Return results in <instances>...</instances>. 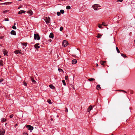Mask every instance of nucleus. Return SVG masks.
I'll use <instances>...</instances> for the list:
<instances>
[{"instance_id":"obj_1","label":"nucleus","mask_w":135,"mask_h":135,"mask_svg":"<svg viewBox=\"0 0 135 135\" xmlns=\"http://www.w3.org/2000/svg\"><path fill=\"white\" fill-rule=\"evenodd\" d=\"M44 19L47 24L49 23L50 20V18L49 17H48V18L47 17H45Z\"/></svg>"},{"instance_id":"obj_2","label":"nucleus","mask_w":135,"mask_h":135,"mask_svg":"<svg viewBox=\"0 0 135 135\" xmlns=\"http://www.w3.org/2000/svg\"><path fill=\"white\" fill-rule=\"evenodd\" d=\"M100 7V6H99L98 4H95L92 6V7L95 10H97V8Z\"/></svg>"},{"instance_id":"obj_3","label":"nucleus","mask_w":135,"mask_h":135,"mask_svg":"<svg viewBox=\"0 0 135 135\" xmlns=\"http://www.w3.org/2000/svg\"><path fill=\"white\" fill-rule=\"evenodd\" d=\"M26 127L28 128V130L30 131H32L33 129V127L30 125H26Z\"/></svg>"},{"instance_id":"obj_4","label":"nucleus","mask_w":135,"mask_h":135,"mask_svg":"<svg viewBox=\"0 0 135 135\" xmlns=\"http://www.w3.org/2000/svg\"><path fill=\"white\" fill-rule=\"evenodd\" d=\"M68 42L66 40H64L62 42V44L64 47H66L68 45Z\"/></svg>"},{"instance_id":"obj_5","label":"nucleus","mask_w":135,"mask_h":135,"mask_svg":"<svg viewBox=\"0 0 135 135\" xmlns=\"http://www.w3.org/2000/svg\"><path fill=\"white\" fill-rule=\"evenodd\" d=\"M34 38L35 40L37 39V40H39L40 38V37L39 36V35L38 34H34Z\"/></svg>"},{"instance_id":"obj_6","label":"nucleus","mask_w":135,"mask_h":135,"mask_svg":"<svg viewBox=\"0 0 135 135\" xmlns=\"http://www.w3.org/2000/svg\"><path fill=\"white\" fill-rule=\"evenodd\" d=\"M3 52L4 54V55L5 56H8L7 53H8V52L7 50H3Z\"/></svg>"},{"instance_id":"obj_7","label":"nucleus","mask_w":135,"mask_h":135,"mask_svg":"<svg viewBox=\"0 0 135 135\" xmlns=\"http://www.w3.org/2000/svg\"><path fill=\"white\" fill-rule=\"evenodd\" d=\"M10 33L11 35H16L15 31L13 30H12L11 32Z\"/></svg>"},{"instance_id":"obj_8","label":"nucleus","mask_w":135,"mask_h":135,"mask_svg":"<svg viewBox=\"0 0 135 135\" xmlns=\"http://www.w3.org/2000/svg\"><path fill=\"white\" fill-rule=\"evenodd\" d=\"M92 107L91 105L88 108V111L87 112V113H89V111H90L91 110H92Z\"/></svg>"},{"instance_id":"obj_9","label":"nucleus","mask_w":135,"mask_h":135,"mask_svg":"<svg viewBox=\"0 0 135 135\" xmlns=\"http://www.w3.org/2000/svg\"><path fill=\"white\" fill-rule=\"evenodd\" d=\"M26 12L25 11L23 10H21L18 12V14H21L22 13H25Z\"/></svg>"},{"instance_id":"obj_10","label":"nucleus","mask_w":135,"mask_h":135,"mask_svg":"<svg viewBox=\"0 0 135 135\" xmlns=\"http://www.w3.org/2000/svg\"><path fill=\"white\" fill-rule=\"evenodd\" d=\"M38 44H36L35 45V47L36 49H38L39 48H40V47L38 46Z\"/></svg>"},{"instance_id":"obj_11","label":"nucleus","mask_w":135,"mask_h":135,"mask_svg":"<svg viewBox=\"0 0 135 135\" xmlns=\"http://www.w3.org/2000/svg\"><path fill=\"white\" fill-rule=\"evenodd\" d=\"M49 37L50 38H53L54 37V34L52 33H51L49 36Z\"/></svg>"},{"instance_id":"obj_12","label":"nucleus","mask_w":135,"mask_h":135,"mask_svg":"<svg viewBox=\"0 0 135 135\" xmlns=\"http://www.w3.org/2000/svg\"><path fill=\"white\" fill-rule=\"evenodd\" d=\"M77 62V60L76 59H74L72 61V63L73 64H74Z\"/></svg>"},{"instance_id":"obj_13","label":"nucleus","mask_w":135,"mask_h":135,"mask_svg":"<svg viewBox=\"0 0 135 135\" xmlns=\"http://www.w3.org/2000/svg\"><path fill=\"white\" fill-rule=\"evenodd\" d=\"M27 13L30 14L31 15H32L33 13V12L31 10H30L28 11H27Z\"/></svg>"},{"instance_id":"obj_14","label":"nucleus","mask_w":135,"mask_h":135,"mask_svg":"<svg viewBox=\"0 0 135 135\" xmlns=\"http://www.w3.org/2000/svg\"><path fill=\"white\" fill-rule=\"evenodd\" d=\"M106 62V61H101L100 62V64L101 65H102L103 66L104 65V64L105 63V62Z\"/></svg>"},{"instance_id":"obj_15","label":"nucleus","mask_w":135,"mask_h":135,"mask_svg":"<svg viewBox=\"0 0 135 135\" xmlns=\"http://www.w3.org/2000/svg\"><path fill=\"white\" fill-rule=\"evenodd\" d=\"M97 89L99 90V89H101V88L100 87V85H98L97 86Z\"/></svg>"},{"instance_id":"obj_16","label":"nucleus","mask_w":135,"mask_h":135,"mask_svg":"<svg viewBox=\"0 0 135 135\" xmlns=\"http://www.w3.org/2000/svg\"><path fill=\"white\" fill-rule=\"evenodd\" d=\"M16 54H18V53L21 54V52H20L19 50H16L15 51Z\"/></svg>"},{"instance_id":"obj_17","label":"nucleus","mask_w":135,"mask_h":135,"mask_svg":"<svg viewBox=\"0 0 135 135\" xmlns=\"http://www.w3.org/2000/svg\"><path fill=\"white\" fill-rule=\"evenodd\" d=\"M49 87L50 88L52 89H54L55 88V87L54 86H53V85L52 84H50L49 85Z\"/></svg>"},{"instance_id":"obj_18","label":"nucleus","mask_w":135,"mask_h":135,"mask_svg":"<svg viewBox=\"0 0 135 135\" xmlns=\"http://www.w3.org/2000/svg\"><path fill=\"white\" fill-rule=\"evenodd\" d=\"M102 36V35H100V33H98V34L97 36H96V37L99 38H101V36Z\"/></svg>"},{"instance_id":"obj_19","label":"nucleus","mask_w":135,"mask_h":135,"mask_svg":"<svg viewBox=\"0 0 135 135\" xmlns=\"http://www.w3.org/2000/svg\"><path fill=\"white\" fill-rule=\"evenodd\" d=\"M121 56H123L124 58H127V57L126 55L124 54H123L122 53H121Z\"/></svg>"},{"instance_id":"obj_20","label":"nucleus","mask_w":135,"mask_h":135,"mask_svg":"<svg viewBox=\"0 0 135 135\" xmlns=\"http://www.w3.org/2000/svg\"><path fill=\"white\" fill-rule=\"evenodd\" d=\"M89 81H93L95 80V79L94 78H89L88 79Z\"/></svg>"},{"instance_id":"obj_21","label":"nucleus","mask_w":135,"mask_h":135,"mask_svg":"<svg viewBox=\"0 0 135 135\" xmlns=\"http://www.w3.org/2000/svg\"><path fill=\"white\" fill-rule=\"evenodd\" d=\"M31 80L32 81V83H36V81L35 80H34L33 78H31Z\"/></svg>"},{"instance_id":"obj_22","label":"nucleus","mask_w":135,"mask_h":135,"mask_svg":"<svg viewBox=\"0 0 135 135\" xmlns=\"http://www.w3.org/2000/svg\"><path fill=\"white\" fill-rule=\"evenodd\" d=\"M13 114H11L9 116V118H12L13 120H14V118H13Z\"/></svg>"},{"instance_id":"obj_23","label":"nucleus","mask_w":135,"mask_h":135,"mask_svg":"<svg viewBox=\"0 0 135 135\" xmlns=\"http://www.w3.org/2000/svg\"><path fill=\"white\" fill-rule=\"evenodd\" d=\"M3 61L2 60L0 61V65L3 66Z\"/></svg>"},{"instance_id":"obj_24","label":"nucleus","mask_w":135,"mask_h":135,"mask_svg":"<svg viewBox=\"0 0 135 135\" xmlns=\"http://www.w3.org/2000/svg\"><path fill=\"white\" fill-rule=\"evenodd\" d=\"M66 8L67 9H69L71 8L70 6H67L66 7Z\"/></svg>"},{"instance_id":"obj_25","label":"nucleus","mask_w":135,"mask_h":135,"mask_svg":"<svg viewBox=\"0 0 135 135\" xmlns=\"http://www.w3.org/2000/svg\"><path fill=\"white\" fill-rule=\"evenodd\" d=\"M102 25L100 24H98V27L100 28H102Z\"/></svg>"},{"instance_id":"obj_26","label":"nucleus","mask_w":135,"mask_h":135,"mask_svg":"<svg viewBox=\"0 0 135 135\" xmlns=\"http://www.w3.org/2000/svg\"><path fill=\"white\" fill-rule=\"evenodd\" d=\"M60 12L62 14H63L64 13V11L62 9H61L60 10Z\"/></svg>"},{"instance_id":"obj_27","label":"nucleus","mask_w":135,"mask_h":135,"mask_svg":"<svg viewBox=\"0 0 135 135\" xmlns=\"http://www.w3.org/2000/svg\"><path fill=\"white\" fill-rule=\"evenodd\" d=\"M62 82L63 83V84L64 85H66V83L65 82V80H62Z\"/></svg>"},{"instance_id":"obj_28","label":"nucleus","mask_w":135,"mask_h":135,"mask_svg":"<svg viewBox=\"0 0 135 135\" xmlns=\"http://www.w3.org/2000/svg\"><path fill=\"white\" fill-rule=\"evenodd\" d=\"M58 70L60 72H63V70L59 68L58 69Z\"/></svg>"},{"instance_id":"obj_29","label":"nucleus","mask_w":135,"mask_h":135,"mask_svg":"<svg viewBox=\"0 0 135 135\" xmlns=\"http://www.w3.org/2000/svg\"><path fill=\"white\" fill-rule=\"evenodd\" d=\"M102 25L105 26H106L107 25V24L104 22L102 23Z\"/></svg>"},{"instance_id":"obj_30","label":"nucleus","mask_w":135,"mask_h":135,"mask_svg":"<svg viewBox=\"0 0 135 135\" xmlns=\"http://www.w3.org/2000/svg\"><path fill=\"white\" fill-rule=\"evenodd\" d=\"M116 50H117V51L118 52V53H120V51L119 50L118 47H116Z\"/></svg>"},{"instance_id":"obj_31","label":"nucleus","mask_w":135,"mask_h":135,"mask_svg":"<svg viewBox=\"0 0 135 135\" xmlns=\"http://www.w3.org/2000/svg\"><path fill=\"white\" fill-rule=\"evenodd\" d=\"M47 101L49 103V104H52L51 101L50 100L48 99L47 100Z\"/></svg>"},{"instance_id":"obj_32","label":"nucleus","mask_w":135,"mask_h":135,"mask_svg":"<svg viewBox=\"0 0 135 135\" xmlns=\"http://www.w3.org/2000/svg\"><path fill=\"white\" fill-rule=\"evenodd\" d=\"M118 91H123V92H124L125 93H127V92L126 91H124V90H118Z\"/></svg>"},{"instance_id":"obj_33","label":"nucleus","mask_w":135,"mask_h":135,"mask_svg":"<svg viewBox=\"0 0 135 135\" xmlns=\"http://www.w3.org/2000/svg\"><path fill=\"white\" fill-rule=\"evenodd\" d=\"M57 16H59L61 15V13L60 12H57Z\"/></svg>"},{"instance_id":"obj_34","label":"nucleus","mask_w":135,"mask_h":135,"mask_svg":"<svg viewBox=\"0 0 135 135\" xmlns=\"http://www.w3.org/2000/svg\"><path fill=\"white\" fill-rule=\"evenodd\" d=\"M63 28L61 26L60 27V30L61 31H62V30H63Z\"/></svg>"},{"instance_id":"obj_35","label":"nucleus","mask_w":135,"mask_h":135,"mask_svg":"<svg viewBox=\"0 0 135 135\" xmlns=\"http://www.w3.org/2000/svg\"><path fill=\"white\" fill-rule=\"evenodd\" d=\"M12 28L13 29H16V26H15V25L13 26L12 27Z\"/></svg>"},{"instance_id":"obj_36","label":"nucleus","mask_w":135,"mask_h":135,"mask_svg":"<svg viewBox=\"0 0 135 135\" xmlns=\"http://www.w3.org/2000/svg\"><path fill=\"white\" fill-rule=\"evenodd\" d=\"M8 3V2L2 3H1V4H7Z\"/></svg>"},{"instance_id":"obj_37","label":"nucleus","mask_w":135,"mask_h":135,"mask_svg":"<svg viewBox=\"0 0 135 135\" xmlns=\"http://www.w3.org/2000/svg\"><path fill=\"white\" fill-rule=\"evenodd\" d=\"M6 121V119L4 118H3L2 120V121L3 122H4Z\"/></svg>"},{"instance_id":"obj_38","label":"nucleus","mask_w":135,"mask_h":135,"mask_svg":"<svg viewBox=\"0 0 135 135\" xmlns=\"http://www.w3.org/2000/svg\"><path fill=\"white\" fill-rule=\"evenodd\" d=\"M65 79L66 80H67L68 78V76H65Z\"/></svg>"},{"instance_id":"obj_39","label":"nucleus","mask_w":135,"mask_h":135,"mask_svg":"<svg viewBox=\"0 0 135 135\" xmlns=\"http://www.w3.org/2000/svg\"><path fill=\"white\" fill-rule=\"evenodd\" d=\"M7 12H8V11H7V10H5V11H3V13H6Z\"/></svg>"},{"instance_id":"obj_40","label":"nucleus","mask_w":135,"mask_h":135,"mask_svg":"<svg viewBox=\"0 0 135 135\" xmlns=\"http://www.w3.org/2000/svg\"><path fill=\"white\" fill-rule=\"evenodd\" d=\"M123 1V0H117V2H118V1H119L120 2H122Z\"/></svg>"},{"instance_id":"obj_41","label":"nucleus","mask_w":135,"mask_h":135,"mask_svg":"<svg viewBox=\"0 0 135 135\" xmlns=\"http://www.w3.org/2000/svg\"><path fill=\"white\" fill-rule=\"evenodd\" d=\"M13 120V119H12H12L10 120V122L12 123V122H13L14 123V122L12 121Z\"/></svg>"},{"instance_id":"obj_42","label":"nucleus","mask_w":135,"mask_h":135,"mask_svg":"<svg viewBox=\"0 0 135 135\" xmlns=\"http://www.w3.org/2000/svg\"><path fill=\"white\" fill-rule=\"evenodd\" d=\"M66 109V110H65V112H68V108H65Z\"/></svg>"},{"instance_id":"obj_43","label":"nucleus","mask_w":135,"mask_h":135,"mask_svg":"<svg viewBox=\"0 0 135 135\" xmlns=\"http://www.w3.org/2000/svg\"><path fill=\"white\" fill-rule=\"evenodd\" d=\"M23 84L25 86H26L27 85V83L26 82H25Z\"/></svg>"},{"instance_id":"obj_44","label":"nucleus","mask_w":135,"mask_h":135,"mask_svg":"<svg viewBox=\"0 0 135 135\" xmlns=\"http://www.w3.org/2000/svg\"><path fill=\"white\" fill-rule=\"evenodd\" d=\"M23 135H28V134L26 133H24L23 134Z\"/></svg>"},{"instance_id":"obj_45","label":"nucleus","mask_w":135,"mask_h":135,"mask_svg":"<svg viewBox=\"0 0 135 135\" xmlns=\"http://www.w3.org/2000/svg\"><path fill=\"white\" fill-rule=\"evenodd\" d=\"M5 20L6 21H8V18H6L5 19Z\"/></svg>"},{"instance_id":"obj_46","label":"nucleus","mask_w":135,"mask_h":135,"mask_svg":"<svg viewBox=\"0 0 135 135\" xmlns=\"http://www.w3.org/2000/svg\"><path fill=\"white\" fill-rule=\"evenodd\" d=\"M22 7V6H21V5H20V6L18 7V9H20V8H21Z\"/></svg>"},{"instance_id":"obj_47","label":"nucleus","mask_w":135,"mask_h":135,"mask_svg":"<svg viewBox=\"0 0 135 135\" xmlns=\"http://www.w3.org/2000/svg\"><path fill=\"white\" fill-rule=\"evenodd\" d=\"M23 45H25V46H26V43H24L23 44Z\"/></svg>"},{"instance_id":"obj_48","label":"nucleus","mask_w":135,"mask_h":135,"mask_svg":"<svg viewBox=\"0 0 135 135\" xmlns=\"http://www.w3.org/2000/svg\"><path fill=\"white\" fill-rule=\"evenodd\" d=\"M3 79H2V80H0V82H2V81H3Z\"/></svg>"},{"instance_id":"obj_49","label":"nucleus","mask_w":135,"mask_h":135,"mask_svg":"<svg viewBox=\"0 0 135 135\" xmlns=\"http://www.w3.org/2000/svg\"><path fill=\"white\" fill-rule=\"evenodd\" d=\"M4 134V133H2L0 134V135H3Z\"/></svg>"},{"instance_id":"obj_50","label":"nucleus","mask_w":135,"mask_h":135,"mask_svg":"<svg viewBox=\"0 0 135 135\" xmlns=\"http://www.w3.org/2000/svg\"><path fill=\"white\" fill-rule=\"evenodd\" d=\"M49 41H50V42H51V39H49Z\"/></svg>"},{"instance_id":"obj_51","label":"nucleus","mask_w":135,"mask_h":135,"mask_svg":"<svg viewBox=\"0 0 135 135\" xmlns=\"http://www.w3.org/2000/svg\"><path fill=\"white\" fill-rule=\"evenodd\" d=\"M96 66H98V65L97 63V64Z\"/></svg>"},{"instance_id":"obj_52","label":"nucleus","mask_w":135,"mask_h":135,"mask_svg":"<svg viewBox=\"0 0 135 135\" xmlns=\"http://www.w3.org/2000/svg\"><path fill=\"white\" fill-rule=\"evenodd\" d=\"M7 124V123H5V125H6Z\"/></svg>"},{"instance_id":"obj_53","label":"nucleus","mask_w":135,"mask_h":135,"mask_svg":"<svg viewBox=\"0 0 135 135\" xmlns=\"http://www.w3.org/2000/svg\"><path fill=\"white\" fill-rule=\"evenodd\" d=\"M2 37H0V38H1V39H2Z\"/></svg>"},{"instance_id":"obj_54","label":"nucleus","mask_w":135,"mask_h":135,"mask_svg":"<svg viewBox=\"0 0 135 135\" xmlns=\"http://www.w3.org/2000/svg\"><path fill=\"white\" fill-rule=\"evenodd\" d=\"M9 3H11V2H9Z\"/></svg>"},{"instance_id":"obj_55","label":"nucleus","mask_w":135,"mask_h":135,"mask_svg":"<svg viewBox=\"0 0 135 135\" xmlns=\"http://www.w3.org/2000/svg\"><path fill=\"white\" fill-rule=\"evenodd\" d=\"M15 24H16V23H14V25H15Z\"/></svg>"},{"instance_id":"obj_56","label":"nucleus","mask_w":135,"mask_h":135,"mask_svg":"<svg viewBox=\"0 0 135 135\" xmlns=\"http://www.w3.org/2000/svg\"><path fill=\"white\" fill-rule=\"evenodd\" d=\"M52 118H51V120H52Z\"/></svg>"},{"instance_id":"obj_57","label":"nucleus","mask_w":135,"mask_h":135,"mask_svg":"<svg viewBox=\"0 0 135 135\" xmlns=\"http://www.w3.org/2000/svg\"><path fill=\"white\" fill-rule=\"evenodd\" d=\"M1 55H0V58H1Z\"/></svg>"},{"instance_id":"obj_58","label":"nucleus","mask_w":135,"mask_h":135,"mask_svg":"<svg viewBox=\"0 0 135 135\" xmlns=\"http://www.w3.org/2000/svg\"><path fill=\"white\" fill-rule=\"evenodd\" d=\"M134 42L135 43V40H134Z\"/></svg>"},{"instance_id":"obj_59","label":"nucleus","mask_w":135,"mask_h":135,"mask_svg":"<svg viewBox=\"0 0 135 135\" xmlns=\"http://www.w3.org/2000/svg\"><path fill=\"white\" fill-rule=\"evenodd\" d=\"M111 135H114L113 134H112Z\"/></svg>"},{"instance_id":"obj_60","label":"nucleus","mask_w":135,"mask_h":135,"mask_svg":"<svg viewBox=\"0 0 135 135\" xmlns=\"http://www.w3.org/2000/svg\"><path fill=\"white\" fill-rule=\"evenodd\" d=\"M124 135H126V134H125Z\"/></svg>"},{"instance_id":"obj_61","label":"nucleus","mask_w":135,"mask_h":135,"mask_svg":"<svg viewBox=\"0 0 135 135\" xmlns=\"http://www.w3.org/2000/svg\"><path fill=\"white\" fill-rule=\"evenodd\" d=\"M1 1V0H0V1Z\"/></svg>"}]
</instances>
